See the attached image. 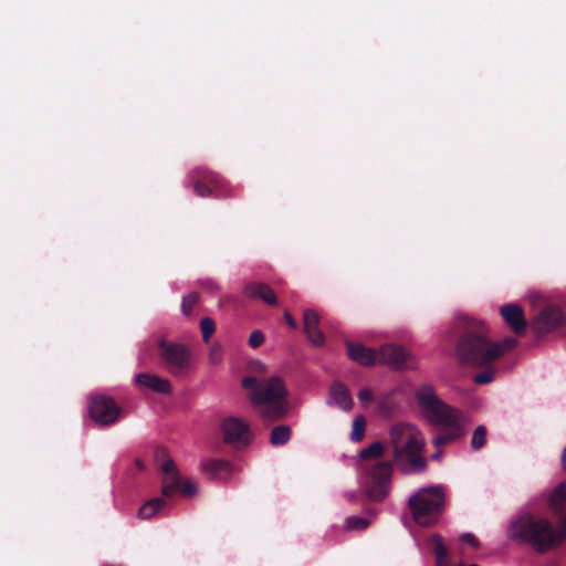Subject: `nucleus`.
I'll use <instances>...</instances> for the list:
<instances>
[{
	"label": "nucleus",
	"mask_w": 566,
	"mask_h": 566,
	"mask_svg": "<svg viewBox=\"0 0 566 566\" xmlns=\"http://www.w3.org/2000/svg\"><path fill=\"white\" fill-rule=\"evenodd\" d=\"M453 331L458 336L457 357L465 365L485 367L517 346V340L513 337H506L499 343L492 342L484 323L467 316L457 317Z\"/></svg>",
	"instance_id": "nucleus-1"
},
{
	"label": "nucleus",
	"mask_w": 566,
	"mask_h": 566,
	"mask_svg": "<svg viewBox=\"0 0 566 566\" xmlns=\"http://www.w3.org/2000/svg\"><path fill=\"white\" fill-rule=\"evenodd\" d=\"M416 397L424 418L431 424L444 428L433 438L434 447L441 448L464 437L469 420L460 409L442 401L428 385L420 387Z\"/></svg>",
	"instance_id": "nucleus-2"
},
{
	"label": "nucleus",
	"mask_w": 566,
	"mask_h": 566,
	"mask_svg": "<svg viewBox=\"0 0 566 566\" xmlns=\"http://www.w3.org/2000/svg\"><path fill=\"white\" fill-rule=\"evenodd\" d=\"M507 534L513 541L530 544L539 554L563 543L562 534L551 521L533 514H524L512 522Z\"/></svg>",
	"instance_id": "nucleus-3"
},
{
	"label": "nucleus",
	"mask_w": 566,
	"mask_h": 566,
	"mask_svg": "<svg viewBox=\"0 0 566 566\" xmlns=\"http://www.w3.org/2000/svg\"><path fill=\"white\" fill-rule=\"evenodd\" d=\"M287 390L283 380L272 377L264 381L251 392L252 403L259 408L261 417L268 421L284 419L290 411Z\"/></svg>",
	"instance_id": "nucleus-4"
},
{
	"label": "nucleus",
	"mask_w": 566,
	"mask_h": 566,
	"mask_svg": "<svg viewBox=\"0 0 566 566\" xmlns=\"http://www.w3.org/2000/svg\"><path fill=\"white\" fill-rule=\"evenodd\" d=\"M348 357L361 366L384 364L394 369L411 368V356L401 346L386 344L377 350L368 348L363 344L346 342Z\"/></svg>",
	"instance_id": "nucleus-5"
},
{
	"label": "nucleus",
	"mask_w": 566,
	"mask_h": 566,
	"mask_svg": "<svg viewBox=\"0 0 566 566\" xmlns=\"http://www.w3.org/2000/svg\"><path fill=\"white\" fill-rule=\"evenodd\" d=\"M390 444L394 449V459L400 462L403 458L408 460L413 471H423L426 460L422 457L424 447L421 432L409 423H397L390 429Z\"/></svg>",
	"instance_id": "nucleus-6"
},
{
	"label": "nucleus",
	"mask_w": 566,
	"mask_h": 566,
	"mask_svg": "<svg viewBox=\"0 0 566 566\" xmlns=\"http://www.w3.org/2000/svg\"><path fill=\"white\" fill-rule=\"evenodd\" d=\"M444 507V492L440 486L420 489L408 500V509L413 521L420 526L436 524Z\"/></svg>",
	"instance_id": "nucleus-7"
},
{
	"label": "nucleus",
	"mask_w": 566,
	"mask_h": 566,
	"mask_svg": "<svg viewBox=\"0 0 566 566\" xmlns=\"http://www.w3.org/2000/svg\"><path fill=\"white\" fill-rule=\"evenodd\" d=\"M156 461L161 472V496L166 500L180 492L185 496L196 494L197 488L190 480H184L176 462L167 454L165 448H158L155 452Z\"/></svg>",
	"instance_id": "nucleus-8"
},
{
	"label": "nucleus",
	"mask_w": 566,
	"mask_h": 566,
	"mask_svg": "<svg viewBox=\"0 0 566 566\" xmlns=\"http://www.w3.org/2000/svg\"><path fill=\"white\" fill-rule=\"evenodd\" d=\"M189 181L198 197L228 198L232 196V188L219 174L200 166L189 174Z\"/></svg>",
	"instance_id": "nucleus-9"
},
{
	"label": "nucleus",
	"mask_w": 566,
	"mask_h": 566,
	"mask_svg": "<svg viewBox=\"0 0 566 566\" xmlns=\"http://www.w3.org/2000/svg\"><path fill=\"white\" fill-rule=\"evenodd\" d=\"M365 473L363 481L365 494L371 501L381 502L389 493L392 464L389 461H378L365 465Z\"/></svg>",
	"instance_id": "nucleus-10"
},
{
	"label": "nucleus",
	"mask_w": 566,
	"mask_h": 566,
	"mask_svg": "<svg viewBox=\"0 0 566 566\" xmlns=\"http://www.w3.org/2000/svg\"><path fill=\"white\" fill-rule=\"evenodd\" d=\"M159 354L166 368L172 375H180L190 365V352L182 344L170 343L161 339L159 342Z\"/></svg>",
	"instance_id": "nucleus-11"
},
{
	"label": "nucleus",
	"mask_w": 566,
	"mask_h": 566,
	"mask_svg": "<svg viewBox=\"0 0 566 566\" xmlns=\"http://www.w3.org/2000/svg\"><path fill=\"white\" fill-rule=\"evenodd\" d=\"M88 412L92 420L98 426H111L118 420L122 408L113 398L106 395H96L91 398Z\"/></svg>",
	"instance_id": "nucleus-12"
},
{
	"label": "nucleus",
	"mask_w": 566,
	"mask_h": 566,
	"mask_svg": "<svg viewBox=\"0 0 566 566\" xmlns=\"http://www.w3.org/2000/svg\"><path fill=\"white\" fill-rule=\"evenodd\" d=\"M224 442L230 444H248L249 424L240 418L228 417L221 423Z\"/></svg>",
	"instance_id": "nucleus-13"
},
{
	"label": "nucleus",
	"mask_w": 566,
	"mask_h": 566,
	"mask_svg": "<svg viewBox=\"0 0 566 566\" xmlns=\"http://www.w3.org/2000/svg\"><path fill=\"white\" fill-rule=\"evenodd\" d=\"M564 323V316L559 308L549 306L544 308L533 322V329L537 334L549 333Z\"/></svg>",
	"instance_id": "nucleus-14"
},
{
	"label": "nucleus",
	"mask_w": 566,
	"mask_h": 566,
	"mask_svg": "<svg viewBox=\"0 0 566 566\" xmlns=\"http://www.w3.org/2000/svg\"><path fill=\"white\" fill-rule=\"evenodd\" d=\"M500 313L506 325L515 333L516 336H523L527 328V322L524 316L523 308L510 303L501 307Z\"/></svg>",
	"instance_id": "nucleus-15"
},
{
	"label": "nucleus",
	"mask_w": 566,
	"mask_h": 566,
	"mask_svg": "<svg viewBox=\"0 0 566 566\" xmlns=\"http://www.w3.org/2000/svg\"><path fill=\"white\" fill-rule=\"evenodd\" d=\"M243 294L250 300H261L268 305H276L275 292L270 285L263 282H251L244 286Z\"/></svg>",
	"instance_id": "nucleus-16"
},
{
	"label": "nucleus",
	"mask_w": 566,
	"mask_h": 566,
	"mask_svg": "<svg viewBox=\"0 0 566 566\" xmlns=\"http://www.w3.org/2000/svg\"><path fill=\"white\" fill-rule=\"evenodd\" d=\"M304 332L308 340L315 345L321 346L325 342L323 332L318 328L319 316L314 310H306L303 314Z\"/></svg>",
	"instance_id": "nucleus-17"
},
{
	"label": "nucleus",
	"mask_w": 566,
	"mask_h": 566,
	"mask_svg": "<svg viewBox=\"0 0 566 566\" xmlns=\"http://www.w3.org/2000/svg\"><path fill=\"white\" fill-rule=\"evenodd\" d=\"M135 381L138 386L149 388L158 394H169L171 391L169 380L156 375L140 373L136 375Z\"/></svg>",
	"instance_id": "nucleus-18"
},
{
	"label": "nucleus",
	"mask_w": 566,
	"mask_h": 566,
	"mask_svg": "<svg viewBox=\"0 0 566 566\" xmlns=\"http://www.w3.org/2000/svg\"><path fill=\"white\" fill-rule=\"evenodd\" d=\"M548 506L556 517H562L566 510V482L558 484L548 496Z\"/></svg>",
	"instance_id": "nucleus-19"
},
{
	"label": "nucleus",
	"mask_w": 566,
	"mask_h": 566,
	"mask_svg": "<svg viewBox=\"0 0 566 566\" xmlns=\"http://www.w3.org/2000/svg\"><path fill=\"white\" fill-rule=\"evenodd\" d=\"M202 471L211 479H221L231 471V465L226 460H206L202 462Z\"/></svg>",
	"instance_id": "nucleus-20"
},
{
	"label": "nucleus",
	"mask_w": 566,
	"mask_h": 566,
	"mask_svg": "<svg viewBox=\"0 0 566 566\" xmlns=\"http://www.w3.org/2000/svg\"><path fill=\"white\" fill-rule=\"evenodd\" d=\"M430 546L436 557V566H451L449 551L440 535L436 534L430 537Z\"/></svg>",
	"instance_id": "nucleus-21"
},
{
	"label": "nucleus",
	"mask_w": 566,
	"mask_h": 566,
	"mask_svg": "<svg viewBox=\"0 0 566 566\" xmlns=\"http://www.w3.org/2000/svg\"><path fill=\"white\" fill-rule=\"evenodd\" d=\"M331 396L334 399L335 403L343 410L348 411L353 408V398L345 385L340 382H335L331 387Z\"/></svg>",
	"instance_id": "nucleus-22"
},
{
	"label": "nucleus",
	"mask_w": 566,
	"mask_h": 566,
	"mask_svg": "<svg viewBox=\"0 0 566 566\" xmlns=\"http://www.w3.org/2000/svg\"><path fill=\"white\" fill-rule=\"evenodd\" d=\"M167 504L164 496H157L146 501L138 510V517L149 520L159 513Z\"/></svg>",
	"instance_id": "nucleus-23"
},
{
	"label": "nucleus",
	"mask_w": 566,
	"mask_h": 566,
	"mask_svg": "<svg viewBox=\"0 0 566 566\" xmlns=\"http://www.w3.org/2000/svg\"><path fill=\"white\" fill-rule=\"evenodd\" d=\"M292 436L290 426L279 424L272 428L270 433V443L274 447L286 444Z\"/></svg>",
	"instance_id": "nucleus-24"
},
{
	"label": "nucleus",
	"mask_w": 566,
	"mask_h": 566,
	"mask_svg": "<svg viewBox=\"0 0 566 566\" xmlns=\"http://www.w3.org/2000/svg\"><path fill=\"white\" fill-rule=\"evenodd\" d=\"M384 453V444L380 441H376L371 443L369 447L360 450L359 457L361 460L366 461L369 459L380 458Z\"/></svg>",
	"instance_id": "nucleus-25"
},
{
	"label": "nucleus",
	"mask_w": 566,
	"mask_h": 566,
	"mask_svg": "<svg viewBox=\"0 0 566 566\" xmlns=\"http://www.w3.org/2000/svg\"><path fill=\"white\" fill-rule=\"evenodd\" d=\"M488 430L484 426H478L471 438V448L474 451L482 449L486 443Z\"/></svg>",
	"instance_id": "nucleus-26"
},
{
	"label": "nucleus",
	"mask_w": 566,
	"mask_h": 566,
	"mask_svg": "<svg viewBox=\"0 0 566 566\" xmlns=\"http://www.w3.org/2000/svg\"><path fill=\"white\" fill-rule=\"evenodd\" d=\"M365 429L366 419L363 416H357L353 421L352 440L355 442L360 441L364 438Z\"/></svg>",
	"instance_id": "nucleus-27"
},
{
	"label": "nucleus",
	"mask_w": 566,
	"mask_h": 566,
	"mask_svg": "<svg viewBox=\"0 0 566 566\" xmlns=\"http://www.w3.org/2000/svg\"><path fill=\"white\" fill-rule=\"evenodd\" d=\"M200 329H201L203 342H206V343L209 342V339L211 338V336L213 335V333L216 331V324H214L213 319L210 317H203L200 321Z\"/></svg>",
	"instance_id": "nucleus-28"
},
{
	"label": "nucleus",
	"mask_w": 566,
	"mask_h": 566,
	"mask_svg": "<svg viewBox=\"0 0 566 566\" xmlns=\"http://www.w3.org/2000/svg\"><path fill=\"white\" fill-rule=\"evenodd\" d=\"M199 296L197 293H191L189 295L184 296L181 303V310L185 315H190L195 305L197 304Z\"/></svg>",
	"instance_id": "nucleus-29"
},
{
	"label": "nucleus",
	"mask_w": 566,
	"mask_h": 566,
	"mask_svg": "<svg viewBox=\"0 0 566 566\" xmlns=\"http://www.w3.org/2000/svg\"><path fill=\"white\" fill-rule=\"evenodd\" d=\"M369 525V521L360 516H350L346 520V527L348 530H365Z\"/></svg>",
	"instance_id": "nucleus-30"
},
{
	"label": "nucleus",
	"mask_w": 566,
	"mask_h": 566,
	"mask_svg": "<svg viewBox=\"0 0 566 566\" xmlns=\"http://www.w3.org/2000/svg\"><path fill=\"white\" fill-rule=\"evenodd\" d=\"M494 373L493 370H485L482 373H479L474 376L473 380L478 385H485L493 380Z\"/></svg>",
	"instance_id": "nucleus-31"
},
{
	"label": "nucleus",
	"mask_w": 566,
	"mask_h": 566,
	"mask_svg": "<svg viewBox=\"0 0 566 566\" xmlns=\"http://www.w3.org/2000/svg\"><path fill=\"white\" fill-rule=\"evenodd\" d=\"M264 342V335L261 331H253L251 334H250V337H249V345L252 347V348H258L260 347Z\"/></svg>",
	"instance_id": "nucleus-32"
},
{
	"label": "nucleus",
	"mask_w": 566,
	"mask_h": 566,
	"mask_svg": "<svg viewBox=\"0 0 566 566\" xmlns=\"http://www.w3.org/2000/svg\"><path fill=\"white\" fill-rule=\"evenodd\" d=\"M261 385L262 381H259L254 376H248L242 379V387L245 389H251L252 392H254Z\"/></svg>",
	"instance_id": "nucleus-33"
},
{
	"label": "nucleus",
	"mask_w": 566,
	"mask_h": 566,
	"mask_svg": "<svg viewBox=\"0 0 566 566\" xmlns=\"http://www.w3.org/2000/svg\"><path fill=\"white\" fill-rule=\"evenodd\" d=\"M373 398H374L373 391L367 387L361 388L358 392V400L364 405L371 402Z\"/></svg>",
	"instance_id": "nucleus-34"
},
{
	"label": "nucleus",
	"mask_w": 566,
	"mask_h": 566,
	"mask_svg": "<svg viewBox=\"0 0 566 566\" xmlns=\"http://www.w3.org/2000/svg\"><path fill=\"white\" fill-rule=\"evenodd\" d=\"M461 541L470 546H472L473 548H478L479 547V541L478 538L471 534V533H465L461 536Z\"/></svg>",
	"instance_id": "nucleus-35"
},
{
	"label": "nucleus",
	"mask_w": 566,
	"mask_h": 566,
	"mask_svg": "<svg viewBox=\"0 0 566 566\" xmlns=\"http://www.w3.org/2000/svg\"><path fill=\"white\" fill-rule=\"evenodd\" d=\"M284 318H285V322L286 324L291 327V328H296L297 327V323L296 321L294 319V317L290 314V312H285L284 313Z\"/></svg>",
	"instance_id": "nucleus-36"
},
{
	"label": "nucleus",
	"mask_w": 566,
	"mask_h": 566,
	"mask_svg": "<svg viewBox=\"0 0 566 566\" xmlns=\"http://www.w3.org/2000/svg\"><path fill=\"white\" fill-rule=\"evenodd\" d=\"M559 518H560V522H559L560 527H557V528H558L559 533L562 534V539L564 542L566 538V515L565 516L563 515Z\"/></svg>",
	"instance_id": "nucleus-37"
},
{
	"label": "nucleus",
	"mask_w": 566,
	"mask_h": 566,
	"mask_svg": "<svg viewBox=\"0 0 566 566\" xmlns=\"http://www.w3.org/2000/svg\"><path fill=\"white\" fill-rule=\"evenodd\" d=\"M219 356H220V349L219 348H212V350H211V359L216 361L217 359H219Z\"/></svg>",
	"instance_id": "nucleus-38"
},
{
	"label": "nucleus",
	"mask_w": 566,
	"mask_h": 566,
	"mask_svg": "<svg viewBox=\"0 0 566 566\" xmlns=\"http://www.w3.org/2000/svg\"><path fill=\"white\" fill-rule=\"evenodd\" d=\"M562 465H563V469L566 470V446L562 453Z\"/></svg>",
	"instance_id": "nucleus-39"
},
{
	"label": "nucleus",
	"mask_w": 566,
	"mask_h": 566,
	"mask_svg": "<svg viewBox=\"0 0 566 566\" xmlns=\"http://www.w3.org/2000/svg\"><path fill=\"white\" fill-rule=\"evenodd\" d=\"M442 457V452L441 451H437L436 453L432 454V459L433 460H440Z\"/></svg>",
	"instance_id": "nucleus-40"
},
{
	"label": "nucleus",
	"mask_w": 566,
	"mask_h": 566,
	"mask_svg": "<svg viewBox=\"0 0 566 566\" xmlns=\"http://www.w3.org/2000/svg\"><path fill=\"white\" fill-rule=\"evenodd\" d=\"M136 465L138 467L139 470H144V463L140 460H136Z\"/></svg>",
	"instance_id": "nucleus-41"
},
{
	"label": "nucleus",
	"mask_w": 566,
	"mask_h": 566,
	"mask_svg": "<svg viewBox=\"0 0 566 566\" xmlns=\"http://www.w3.org/2000/svg\"><path fill=\"white\" fill-rule=\"evenodd\" d=\"M459 566H467V565L461 564V565H459ZM468 566H480V565L471 564V565H468Z\"/></svg>",
	"instance_id": "nucleus-42"
}]
</instances>
